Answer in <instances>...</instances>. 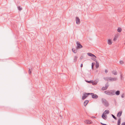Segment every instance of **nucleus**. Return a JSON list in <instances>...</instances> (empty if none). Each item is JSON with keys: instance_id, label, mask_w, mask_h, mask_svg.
<instances>
[{"instance_id": "nucleus-1", "label": "nucleus", "mask_w": 125, "mask_h": 125, "mask_svg": "<svg viewBox=\"0 0 125 125\" xmlns=\"http://www.w3.org/2000/svg\"><path fill=\"white\" fill-rule=\"evenodd\" d=\"M101 100L102 104L105 107H107L109 106V103L105 99L102 98Z\"/></svg>"}, {"instance_id": "nucleus-2", "label": "nucleus", "mask_w": 125, "mask_h": 125, "mask_svg": "<svg viewBox=\"0 0 125 125\" xmlns=\"http://www.w3.org/2000/svg\"><path fill=\"white\" fill-rule=\"evenodd\" d=\"M115 90L111 91L110 92H107V91H105L104 92V93L107 95H113L115 94Z\"/></svg>"}, {"instance_id": "nucleus-3", "label": "nucleus", "mask_w": 125, "mask_h": 125, "mask_svg": "<svg viewBox=\"0 0 125 125\" xmlns=\"http://www.w3.org/2000/svg\"><path fill=\"white\" fill-rule=\"evenodd\" d=\"M90 95V93H85L83 94L82 97V99L84 100L88 95Z\"/></svg>"}, {"instance_id": "nucleus-4", "label": "nucleus", "mask_w": 125, "mask_h": 125, "mask_svg": "<svg viewBox=\"0 0 125 125\" xmlns=\"http://www.w3.org/2000/svg\"><path fill=\"white\" fill-rule=\"evenodd\" d=\"M90 95H92V97L93 98L96 99L98 97V96L97 95L94 94L93 93H90Z\"/></svg>"}, {"instance_id": "nucleus-5", "label": "nucleus", "mask_w": 125, "mask_h": 125, "mask_svg": "<svg viewBox=\"0 0 125 125\" xmlns=\"http://www.w3.org/2000/svg\"><path fill=\"white\" fill-rule=\"evenodd\" d=\"M76 44L77 45V48H78L81 49L83 47L82 45L79 42L77 41L76 42Z\"/></svg>"}, {"instance_id": "nucleus-6", "label": "nucleus", "mask_w": 125, "mask_h": 125, "mask_svg": "<svg viewBox=\"0 0 125 125\" xmlns=\"http://www.w3.org/2000/svg\"><path fill=\"white\" fill-rule=\"evenodd\" d=\"M106 81H111V77H104L103 78Z\"/></svg>"}, {"instance_id": "nucleus-7", "label": "nucleus", "mask_w": 125, "mask_h": 125, "mask_svg": "<svg viewBox=\"0 0 125 125\" xmlns=\"http://www.w3.org/2000/svg\"><path fill=\"white\" fill-rule=\"evenodd\" d=\"M84 122L87 124H90L92 123V121L88 120H85L84 121Z\"/></svg>"}, {"instance_id": "nucleus-8", "label": "nucleus", "mask_w": 125, "mask_h": 125, "mask_svg": "<svg viewBox=\"0 0 125 125\" xmlns=\"http://www.w3.org/2000/svg\"><path fill=\"white\" fill-rule=\"evenodd\" d=\"M76 23L77 24H79L80 23V20L78 17H77L76 18Z\"/></svg>"}, {"instance_id": "nucleus-9", "label": "nucleus", "mask_w": 125, "mask_h": 125, "mask_svg": "<svg viewBox=\"0 0 125 125\" xmlns=\"http://www.w3.org/2000/svg\"><path fill=\"white\" fill-rule=\"evenodd\" d=\"M87 54L89 56H93L95 58H96V57L94 54H92V53H87Z\"/></svg>"}, {"instance_id": "nucleus-10", "label": "nucleus", "mask_w": 125, "mask_h": 125, "mask_svg": "<svg viewBox=\"0 0 125 125\" xmlns=\"http://www.w3.org/2000/svg\"><path fill=\"white\" fill-rule=\"evenodd\" d=\"M102 117L103 118L104 120H106L107 118V116L106 115H104V113H103L102 115Z\"/></svg>"}, {"instance_id": "nucleus-11", "label": "nucleus", "mask_w": 125, "mask_h": 125, "mask_svg": "<svg viewBox=\"0 0 125 125\" xmlns=\"http://www.w3.org/2000/svg\"><path fill=\"white\" fill-rule=\"evenodd\" d=\"M111 81H117V78L116 77L112 78L111 77Z\"/></svg>"}, {"instance_id": "nucleus-12", "label": "nucleus", "mask_w": 125, "mask_h": 125, "mask_svg": "<svg viewBox=\"0 0 125 125\" xmlns=\"http://www.w3.org/2000/svg\"><path fill=\"white\" fill-rule=\"evenodd\" d=\"M122 113V111H120L117 114V116L118 117H120Z\"/></svg>"}, {"instance_id": "nucleus-13", "label": "nucleus", "mask_w": 125, "mask_h": 125, "mask_svg": "<svg viewBox=\"0 0 125 125\" xmlns=\"http://www.w3.org/2000/svg\"><path fill=\"white\" fill-rule=\"evenodd\" d=\"M89 101L88 100L85 101L84 103V106H86L87 104L88 103Z\"/></svg>"}, {"instance_id": "nucleus-14", "label": "nucleus", "mask_w": 125, "mask_h": 125, "mask_svg": "<svg viewBox=\"0 0 125 125\" xmlns=\"http://www.w3.org/2000/svg\"><path fill=\"white\" fill-rule=\"evenodd\" d=\"M115 94L117 95H119L120 94V92L119 91H117L115 92Z\"/></svg>"}, {"instance_id": "nucleus-15", "label": "nucleus", "mask_w": 125, "mask_h": 125, "mask_svg": "<svg viewBox=\"0 0 125 125\" xmlns=\"http://www.w3.org/2000/svg\"><path fill=\"white\" fill-rule=\"evenodd\" d=\"M112 73L115 75H116L117 74V72L115 70H114L112 71Z\"/></svg>"}, {"instance_id": "nucleus-16", "label": "nucleus", "mask_w": 125, "mask_h": 125, "mask_svg": "<svg viewBox=\"0 0 125 125\" xmlns=\"http://www.w3.org/2000/svg\"><path fill=\"white\" fill-rule=\"evenodd\" d=\"M78 58V57L77 56H75L74 57V58L73 59V62H76L77 60V59Z\"/></svg>"}, {"instance_id": "nucleus-17", "label": "nucleus", "mask_w": 125, "mask_h": 125, "mask_svg": "<svg viewBox=\"0 0 125 125\" xmlns=\"http://www.w3.org/2000/svg\"><path fill=\"white\" fill-rule=\"evenodd\" d=\"M72 50L73 52L74 53H76L77 52V50L76 49L75 50L74 48H72Z\"/></svg>"}, {"instance_id": "nucleus-18", "label": "nucleus", "mask_w": 125, "mask_h": 125, "mask_svg": "<svg viewBox=\"0 0 125 125\" xmlns=\"http://www.w3.org/2000/svg\"><path fill=\"white\" fill-rule=\"evenodd\" d=\"M108 43L109 45H111L112 44V42L111 40L109 39L108 41Z\"/></svg>"}, {"instance_id": "nucleus-19", "label": "nucleus", "mask_w": 125, "mask_h": 125, "mask_svg": "<svg viewBox=\"0 0 125 125\" xmlns=\"http://www.w3.org/2000/svg\"><path fill=\"white\" fill-rule=\"evenodd\" d=\"M121 123V119L120 118H119L118 122H117V125H120Z\"/></svg>"}, {"instance_id": "nucleus-20", "label": "nucleus", "mask_w": 125, "mask_h": 125, "mask_svg": "<svg viewBox=\"0 0 125 125\" xmlns=\"http://www.w3.org/2000/svg\"><path fill=\"white\" fill-rule=\"evenodd\" d=\"M122 31V30L120 27H118L117 29V31L119 32H120Z\"/></svg>"}, {"instance_id": "nucleus-21", "label": "nucleus", "mask_w": 125, "mask_h": 125, "mask_svg": "<svg viewBox=\"0 0 125 125\" xmlns=\"http://www.w3.org/2000/svg\"><path fill=\"white\" fill-rule=\"evenodd\" d=\"M109 111L108 110H105L104 112V113L105 114H108L109 113Z\"/></svg>"}, {"instance_id": "nucleus-22", "label": "nucleus", "mask_w": 125, "mask_h": 125, "mask_svg": "<svg viewBox=\"0 0 125 125\" xmlns=\"http://www.w3.org/2000/svg\"><path fill=\"white\" fill-rule=\"evenodd\" d=\"M109 86V85L108 84V82H107V83L105 84V87L106 89H107Z\"/></svg>"}, {"instance_id": "nucleus-23", "label": "nucleus", "mask_w": 125, "mask_h": 125, "mask_svg": "<svg viewBox=\"0 0 125 125\" xmlns=\"http://www.w3.org/2000/svg\"><path fill=\"white\" fill-rule=\"evenodd\" d=\"M86 82H87L88 83H93V82L92 80H91V81H86ZM93 85L94 84L93 83Z\"/></svg>"}, {"instance_id": "nucleus-24", "label": "nucleus", "mask_w": 125, "mask_h": 125, "mask_svg": "<svg viewBox=\"0 0 125 125\" xmlns=\"http://www.w3.org/2000/svg\"><path fill=\"white\" fill-rule=\"evenodd\" d=\"M96 58H95V57H94L93 58V59H92V60H93L94 61H95V62H96V63H97V60H96Z\"/></svg>"}, {"instance_id": "nucleus-25", "label": "nucleus", "mask_w": 125, "mask_h": 125, "mask_svg": "<svg viewBox=\"0 0 125 125\" xmlns=\"http://www.w3.org/2000/svg\"><path fill=\"white\" fill-rule=\"evenodd\" d=\"M111 115L113 117V118H114L116 120L117 118L113 114H111Z\"/></svg>"}, {"instance_id": "nucleus-26", "label": "nucleus", "mask_w": 125, "mask_h": 125, "mask_svg": "<svg viewBox=\"0 0 125 125\" xmlns=\"http://www.w3.org/2000/svg\"><path fill=\"white\" fill-rule=\"evenodd\" d=\"M99 66V64L97 62V63H96V68H98Z\"/></svg>"}, {"instance_id": "nucleus-27", "label": "nucleus", "mask_w": 125, "mask_h": 125, "mask_svg": "<svg viewBox=\"0 0 125 125\" xmlns=\"http://www.w3.org/2000/svg\"><path fill=\"white\" fill-rule=\"evenodd\" d=\"M105 87H103L102 88V89L103 90H105L107 89Z\"/></svg>"}, {"instance_id": "nucleus-28", "label": "nucleus", "mask_w": 125, "mask_h": 125, "mask_svg": "<svg viewBox=\"0 0 125 125\" xmlns=\"http://www.w3.org/2000/svg\"><path fill=\"white\" fill-rule=\"evenodd\" d=\"M18 10L20 11L22 9V8H21L20 6L18 7Z\"/></svg>"}, {"instance_id": "nucleus-29", "label": "nucleus", "mask_w": 125, "mask_h": 125, "mask_svg": "<svg viewBox=\"0 0 125 125\" xmlns=\"http://www.w3.org/2000/svg\"><path fill=\"white\" fill-rule=\"evenodd\" d=\"M94 63H92V69H93V66H94Z\"/></svg>"}, {"instance_id": "nucleus-30", "label": "nucleus", "mask_w": 125, "mask_h": 125, "mask_svg": "<svg viewBox=\"0 0 125 125\" xmlns=\"http://www.w3.org/2000/svg\"><path fill=\"white\" fill-rule=\"evenodd\" d=\"M120 77H121V79L122 80L123 79V78H123V76H122V74H121V75H120Z\"/></svg>"}, {"instance_id": "nucleus-31", "label": "nucleus", "mask_w": 125, "mask_h": 125, "mask_svg": "<svg viewBox=\"0 0 125 125\" xmlns=\"http://www.w3.org/2000/svg\"><path fill=\"white\" fill-rule=\"evenodd\" d=\"M120 63L121 64H122L123 63V62L122 61H120Z\"/></svg>"}, {"instance_id": "nucleus-32", "label": "nucleus", "mask_w": 125, "mask_h": 125, "mask_svg": "<svg viewBox=\"0 0 125 125\" xmlns=\"http://www.w3.org/2000/svg\"><path fill=\"white\" fill-rule=\"evenodd\" d=\"M121 97L122 98H124V94H122L121 96Z\"/></svg>"}, {"instance_id": "nucleus-33", "label": "nucleus", "mask_w": 125, "mask_h": 125, "mask_svg": "<svg viewBox=\"0 0 125 125\" xmlns=\"http://www.w3.org/2000/svg\"><path fill=\"white\" fill-rule=\"evenodd\" d=\"M29 74H30L31 73V71L30 69H29Z\"/></svg>"}, {"instance_id": "nucleus-34", "label": "nucleus", "mask_w": 125, "mask_h": 125, "mask_svg": "<svg viewBox=\"0 0 125 125\" xmlns=\"http://www.w3.org/2000/svg\"><path fill=\"white\" fill-rule=\"evenodd\" d=\"M121 125H125V122L122 123Z\"/></svg>"}, {"instance_id": "nucleus-35", "label": "nucleus", "mask_w": 125, "mask_h": 125, "mask_svg": "<svg viewBox=\"0 0 125 125\" xmlns=\"http://www.w3.org/2000/svg\"><path fill=\"white\" fill-rule=\"evenodd\" d=\"M105 73H107V72H108V71H107V70L106 69H105Z\"/></svg>"}, {"instance_id": "nucleus-36", "label": "nucleus", "mask_w": 125, "mask_h": 125, "mask_svg": "<svg viewBox=\"0 0 125 125\" xmlns=\"http://www.w3.org/2000/svg\"><path fill=\"white\" fill-rule=\"evenodd\" d=\"M116 40V37H115L114 38V39H113V40L114 41H115Z\"/></svg>"}, {"instance_id": "nucleus-37", "label": "nucleus", "mask_w": 125, "mask_h": 125, "mask_svg": "<svg viewBox=\"0 0 125 125\" xmlns=\"http://www.w3.org/2000/svg\"><path fill=\"white\" fill-rule=\"evenodd\" d=\"M83 64L82 63L81 64V66H80V67H83Z\"/></svg>"}, {"instance_id": "nucleus-38", "label": "nucleus", "mask_w": 125, "mask_h": 125, "mask_svg": "<svg viewBox=\"0 0 125 125\" xmlns=\"http://www.w3.org/2000/svg\"><path fill=\"white\" fill-rule=\"evenodd\" d=\"M91 118H96V117L95 116H92V117H91Z\"/></svg>"}, {"instance_id": "nucleus-39", "label": "nucleus", "mask_w": 125, "mask_h": 125, "mask_svg": "<svg viewBox=\"0 0 125 125\" xmlns=\"http://www.w3.org/2000/svg\"><path fill=\"white\" fill-rule=\"evenodd\" d=\"M80 58L81 59L82 58L80 57Z\"/></svg>"}, {"instance_id": "nucleus-40", "label": "nucleus", "mask_w": 125, "mask_h": 125, "mask_svg": "<svg viewBox=\"0 0 125 125\" xmlns=\"http://www.w3.org/2000/svg\"><path fill=\"white\" fill-rule=\"evenodd\" d=\"M80 58L81 59L82 58L80 57Z\"/></svg>"}, {"instance_id": "nucleus-41", "label": "nucleus", "mask_w": 125, "mask_h": 125, "mask_svg": "<svg viewBox=\"0 0 125 125\" xmlns=\"http://www.w3.org/2000/svg\"><path fill=\"white\" fill-rule=\"evenodd\" d=\"M124 44H125V42L124 43Z\"/></svg>"}]
</instances>
